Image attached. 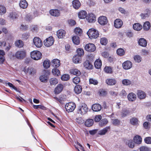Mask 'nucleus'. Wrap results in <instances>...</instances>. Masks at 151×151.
I'll return each instance as SVG.
<instances>
[{
    "label": "nucleus",
    "mask_w": 151,
    "mask_h": 151,
    "mask_svg": "<svg viewBox=\"0 0 151 151\" xmlns=\"http://www.w3.org/2000/svg\"><path fill=\"white\" fill-rule=\"evenodd\" d=\"M54 42V40L53 37L50 36L47 38L44 41V44L47 47H49L53 44Z\"/></svg>",
    "instance_id": "20e7f679"
},
{
    "label": "nucleus",
    "mask_w": 151,
    "mask_h": 151,
    "mask_svg": "<svg viewBox=\"0 0 151 151\" xmlns=\"http://www.w3.org/2000/svg\"><path fill=\"white\" fill-rule=\"evenodd\" d=\"M53 75L55 76H58L60 75V72L57 68H53L52 71Z\"/></svg>",
    "instance_id": "49530a36"
},
{
    "label": "nucleus",
    "mask_w": 151,
    "mask_h": 151,
    "mask_svg": "<svg viewBox=\"0 0 151 151\" xmlns=\"http://www.w3.org/2000/svg\"><path fill=\"white\" fill-rule=\"evenodd\" d=\"M76 55L78 57H81L83 55L84 52L83 50L81 48H79L77 49L76 50Z\"/></svg>",
    "instance_id": "58836bf2"
},
{
    "label": "nucleus",
    "mask_w": 151,
    "mask_h": 151,
    "mask_svg": "<svg viewBox=\"0 0 151 151\" xmlns=\"http://www.w3.org/2000/svg\"><path fill=\"white\" fill-rule=\"evenodd\" d=\"M145 142L148 144H151V137H148L145 138L144 139Z\"/></svg>",
    "instance_id": "338daca9"
},
{
    "label": "nucleus",
    "mask_w": 151,
    "mask_h": 151,
    "mask_svg": "<svg viewBox=\"0 0 151 151\" xmlns=\"http://www.w3.org/2000/svg\"><path fill=\"white\" fill-rule=\"evenodd\" d=\"M123 68L125 70H128L131 68L132 66V63L129 60L125 61L122 64Z\"/></svg>",
    "instance_id": "6e6552de"
},
{
    "label": "nucleus",
    "mask_w": 151,
    "mask_h": 151,
    "mask_svg": "<svg viewBox=\"0 0 151 151\" xmlns=\"http://www.w3.org/2000/svg\"><path fill=\"white\" fill-rule=\"evenodd\" d=\"M122 25L123 22L120 19H116L114 22V26L116 28H119L121 27Z\"/></svg>",
    "instance_id": "f8f14e48"
},
{
    "label": "nucleus",
    "mask_w": 151,
    "mask_h": 151,
    "mask_svg": "<svg viewBox=\"0 0 151 151\" xmlns=\"http://www.w3.org/2000/svg\"><path fill=\"white\" fill-rule=\"evenodd\" d=\"M31 57H41V53L39 51L34 50L30 53Z\"/></svg>",
    "instance_id": "cd10ccee"
},
{
    "label": "nucleus",
    "mask_w": 151,
    "mask_h": 151,
    "mask_svg": "<svg viewBox=\"0 0 151 151\" xmlns=\"http://www.w3.org/2000/svg\"><path fill=\"white\" fill-rule=\"evenodd\" d=\"M106 83L109 85L113 86L116 84V81L114 78H109L106 80Z\"/></svg>",
    "instance_id": "dca6fc26"
},
{
    "label": "nucleus",
    "mask_w": 151,
    "mask_h": 151,
    "mask_svg": "<svg viewBox=\"0 0 151 151\" xmlns=\"http://www.w3.org/2000/svg\"><path fill=\"white\" fill-rule=\"evenodd\" d=\"M107 40L106 38H102L101 39L100 42L102 45H106L107 43Z\"/></svg>",
    "instance_id": "052dcab7"
},
{
    "label": "nucleus",
    "mask_w": 151,
    "mask_h": 151,
    "mask_svg": "<svg viewBox=\"0 0 151 151\" xmlns=\"http://www.w3.org/2000/svg\"><path fill=\"white\" fill-rule=\"evenodd\" d=\"M137 95L138 98L140 99H143L146 97V94L143 91L139 90L137 91Z\"/></svg>",
    "instance_id": "f3484780"
},
{
    "label": "nucleus",
    "mask_w": 151,
    "mask_h": 151,
    "mask_svg": "<svg viewBox=\"0 0 151 151\" xmlns=\"http://www.w3.org/2000/svg\"><path fill=\"white\" fill-rule=\"evenodd\" d=\"M110 128L109 127H106L103 129L99 130L98 132L99 135H104L106 134L108 130Z\"/></svg>",
    "instance_id": "473e14b6"
},
{
    "label": "nucleus",
    "mask_w": 151,
    "mask_h": 151,
    "mask_svg": "<svg viewBox=\"0 0 151 151\" xmlns=\"http://www.w3.org/2000/svg\"><path fill=\"white\" fill-rule=\"evenodd\" d=\"M89 81L90 84H93L95 85H97L98 83V81L93 78H90L89 80Z\"/></svg>",
    "instance_id": "680f3d73"
},
{
    "label": "nucleus",
    "mask_w": 151,
    "mask_h": 151,
    "mask_svg": "<svg viewBox=\"0 0 151 151\" xmlns=\"http://www.w3.org/2000/svg\"><path fill=\"white\" fill-rule=\"evenodd\" d=\"M99 93L100 95L101 96H104L106 95V91L103 89H100L99 91Z\"/></svg>",
    "instance_id": "774afa93"
},
{
    "label": "nucleus",
    "mask_w": 151,
    "mask_h": 151,
    "mask_svg": "<svg viewBox=\"0 0 151 151\" xmlns=\"http://www.w3.org/2000/svg\"><path fill=\"white\" fill-rule=\"evenodd\" d=\"M15 46L19 48L23 47L24 43L22 41L20 40H17L15 42Z\"/></svg>",
    "instance_id": "f704fd0d"
},
{
    "label": "nucleus",
    "mask_w": 151,
    "mask_h": 151,
    "mask_svg": "<svg viewBox=\"0 0 151 151\" xmlns=\"http://www.w3.org/2000/svg\"><path fill=\"white\" fill-rule=\"evenodd\" d=\"M99 23L101 25H104L107 23V20L106 17L101 16L100 17L98 20Z\"/></svg>",
    "instance_id": "9d476101"
},
{
    "label": "nucleus",
    "mask_w": 151,
    "mask_h": 151,
    "mask_svg": "<svg viewBox=\"0 0 151 151\" xmlns=\"http://www.w3.org/2000/svg\"><path fill=\"white\" fill-rule=\"evenodd\" d=\"M70 72L72 74L78 76H79L81 74L80 71L77 69H71L70 70Z\"/></svg>",
    "instance_id": "2f4dec72"
},
{
    "label": "nucleus",
    "mask_w": 151,
    "mask_h": 151,
    "mask_svg": "<svg viewBox=\"0 0 151 151\" xmlns=\"http://www.w3.org/2000/svg\"><path fill=\"white\" fill-rule=\"evenodd\" d=\"M102 118V116L100 115H99L95 116L94 118V121L96 122H99Z\"/></svg>",
    "instance_id": "0e129e2a"
},
{
    "label": "nucleus",
    "mask_w": 151,
    "mask_h": 151,
    "mask_svg": "<svg viewBox=\"0 0 151 151\" xmlns=\"http://www.w3.org/2000/svg\"><path fill=\"white\" fill-rule=\"evenodd\" d=\"M85 49L87 51L93 52L95 50L96 47L93 44L90 43L86 45Z\"/></svg>",
    "instance_id": "423d86ee"
},
{
    "label": "nucleus",
    "mask_w": 151,
    "mask_h": 151,
    "mask_svg": "<svg viewBox=\"0 0 151 151\" xmlns=\"http://www.w3.org/2000/svg\"><path fill=\"white\" fill-rule=\"evenodd\" d=\"M147 13L146 14H140V16L142 19H145L147 17H148L150 14V10L149 9H147L145 10Z\"/></svg>",
    "instance_id": "4c0bfd02"
},
{
    "label": "nucleus",
    "mask_w": 151,
    "mask_h": 151,
    "mask_svg": "<svg viewBox=\"0 0 151 151\" xmlns=\"http://www.w3.org/2000/svg\"><path fill=\"white\" fill-rule=\"evenodd\" d=\"M78 16L80 19H85L87 16V12L85 11H81L78 13Z\"/></svg>",
    "instance_id": "412c9836"
},
{
    "label": "nucleus",
    "mask_w": 151,
    "mask_h": 151,
    "mask_svg": "<svg viewBox=\"0 0 151 151\" xmlns=\"http://www.w3.org/2000/svg\"><path fill=\"white\" fill-rule=\"evenodd\" d=\"M43 66L44 68H48L50 66V61L49 60H45L43 63Z\"/></svg>",
    "instance_id": "c03bdc74"
},
{
    "label": "nucleus",
    "mask_w": 151,
    "mask_h": 151,
    "mask_svg": "<svg viewBox=\"0 0 151 151\" xmlns=\"http://www.w3.org/2000/svg\"><path fill=\"white\" fill-rule=\"evenodd\" d=\"M150 27V24L149 22H146L144 24L143 28L145 30H148Z\"/></svg>",
    "instance_id": "a19ab883"
},
{
    "label": "nucleus",
    "mask_w": 151,
    "mask_h": 151,
    "mask_svg": "<svg viewBox=\"0 0 151 151\" xmlns=\"http://www.w3.org/2000/svg\"><path fill=\"white\" fill-rule=\"evenodd\" d=\"M50 84L55 85L58 82V80L55 78H52L50 80Z\"/></svg>",
    "instance_id": "8fccbe9b"
},
{
    "label": "nucleus",
    "mask_w": 151,
    "mask_h": 151,
    "mask_svg": "<svg viewBox=\"0 0 151 151\" xmlns=\"http://www.w3.org/2000/svg\"><path fill=\"white\" fill-rule=\"evenodd\" d=\"M128 100L130 101H134L136 99V95L133 93H129L127 96Z\"/></svg>",
    "instance_id": "aec40b11"
},
{
    "label": "nucleus",
    "mask_w": 151,
    "mask_h": 151,
    "mask_svg": "<svg viewBox=\"0 0 151 151\" xmlns=\"http://www.w3.org/2000/svg\"><path fill=\"white\" fill-rule=\"evenodd\" d=\"M131 81L127 79H124L122 81V83L124 85H130L131 84Z\"/></svg>",
    "instance_id": "09e8293b"
},
{
    "label": "nucleus",
    "mask_w": 151,
    "mask_h": 151,
    "mask_svg": "<svg viewBox=\"0 0 151 151\" xmlns=\"http://www.w3.org/2000/svg\"><path fill=\"white\" fill-rule=\"evenodd\" d=\"M126 144L129 147L131 148H133L134 146V143L132 139L127 140L126 142Z\"/></svg>",
    "instance_id": "c9c22d12"
},
{
    "label": "nucleus",
    "mask_w": 151,
    "mask_h": 151,
    "mask_svg": "<svg viewBox=\"0 0 151 151\" xmlns=\"http://www.w3.org/2000/svg\"><path fill=\"white\" fill-rule=\"evenodd\" d=\"M34 45L37 47H40L42 45V42L41 39L38 37H35L33 40Z\"/></svg>",
    "instance_id": "39448f33"
},
{
    "label": "nucleus",
    "mask_w": 151,
    "mask_h": 151,
    "mask_svg": "<svg viewBox=\"0 0 151 151\" xmlns=\"http://www.w3.org/2000/svg\"><path fill=\"white\" fill-rule=\"evenodd\" d=\"M91 108L94 111L97 112L101 110V105L99 104H95L92 105Z\"/></svg>",
    "instance_id": "4468645a"
},
{
    "label": "nucleus",
    "mask_w": 151,
    "mask_h": 151,
    "mask_svg": "<svg viewBox=\"0 0 151 151\" xmlns=\"http://www.w3.org/2000/svg\"><path fill=\"white\" fill-rule=\"evenodd\" d=\"M114 114L112 113L111 115H109V116L111 119V122L113 124L116 126L120 124V121L117 119L114 118Z\"/></svg>",
    "instance_id": "9b49d317"
},
{
    "label": "nucleus",
    "mask_w": 151,
    "mask_h": 151,
    "mask_svg": "<svg viewBox=\"0 0 151 151\" xmlns=\"http://www.w3.org/2000/svg\"><path fill=\"white\" fill-rule=\"evenodd\" d=\"M49 12L51 15L55 17H58L60 15V11L57 9H51Z\"/></svg>",
    "instance_id": "ddd939ff"
},
{
    "label": "nucleus",
    "mask_w": 151,
    "mask_h": 151,
    "mask_svg": "<svg viewBox=\"0 0 151 151\" xmlns=\"http://www.w3.org/2000/svg\"><path fill=\"white\" fill-rule=\"evenodd\" d=\"M63 88V85L61 84H59L58 85L57 87L55 88L54 92L55 94H58L62 91Z\"/></svg>",
    "instance_id": "2eb2a0df"
},
{
    "label": "nucleus",
    "mask_w": 151,
    "mask_h": 151,
    "mask_svg": "<svg viewBox=\"0 0 151 151\" xmlns=\"http://www.w3.org/2000/svg\"><path fill=\"white\" fill-rule=\"evenodd\" d=\"M34 17L30 14H28L26 15L25 19L27 21H29L34 18Z\"/></svg>",
    "instance_id": "bf43d9fd"
},
{
    "label": "nucleus",
    "mask_w": 151,
    "mask_h": 151,
    "mask_svg": "<svg viewBox=\"0 0 151 151\" xmlns=\"http://www.w3.org/2000/svg\"><path fill=\"white\" fill-rule=\"evenodd\" d=\"M102 65L101 61L99 59H97L96 60L94 63V65L95 68L96 69H99Z\"/></svg>",
    "instance_id": "393cba45"
},
{
    "label": "nucleus",
    "mask_w": 151,
    "mask_h": 151,
    "mask_svg": "<svg viewBox=\"0 0 151 151\" xmlns=\"http://www.w3.org/2000/svg\"><path fill=\"white\" fill-rule=\"evenodd\" d=\"M130 123L134 125H137L138 124L139 121L138 119L135 117H133L130 120Z\"/></svg>",
    "instance_id": "7c9ffc66"
},
{
    "label": "nucleus",
    "mask_w": 151,
    "mask_h": 151,
    "mask_svg": "<svg viewBox=\"0 0 151 151\" xmlns=\"http://www.w3.org/2000/svg\"><path fill=\"white\" fill-rule=\"evenodd\" d=\"M140 151H151V148L146 146H142L139 148Z\"/></svg>",
    "instance_id": "de8ad7c7"
},
{
    "label": "nucleus",
    "mask_w": 151,
    "mask_h": 151,
    "mask_svg": "<svg viewBox=\"0 0 151 151\" xmlns=\"http://www.w3.org/2000/svg\"><path fill=\"white\" fill-rule=\"evenodd\" d=\"M86 19L89 23L94 22L96 21V16L93 14H90L88 15Z\"/></svg>",
    "instance_id": "1a4fd4ad"
},
{
    "label": "nucleus",
    "mask_w": 151,
    "mask_h": 151,
    "mask_svg": "<svg viewBox=\"0 0 151 151\" xmlns=\"http://www.w3.org/2000/svg\"><path fill=\"white\" fill-rule=\"evenodd\" d=\"M27 72L29 75L33 76L35 74L36 71L35 68L32 67H29L27 69Z\"/></svg>",
    "instance_id": "72a5a7b5"
},
{
    "label": "nucleus",
    "mask_w": 151,
    "mask_h": 151,
    "mask_svg": "<svg viewBox=\"0 0 151 151\" xmlns=\"http://www.w3.org/2000/svg\"><path fill=\"white\" fill-rule=\"evenodd\" d=\"M138 43L140 46L145 47L147 45L146 40L143 38H141L138 41Z\"/></svg>",
    "instance_id": "b1692460"
},
{
    "label": "nucleus",
    "mask_w": 151,
    "mask_h": 151,
    "mask_svg": "<svg viewBox=\"0 0 151 151\" xmlns=\"http://www.w3.org/2000/svg\"><path fill=\"white\" fill-rule=\"evenodd\" d=\"M130 112V111L129 109L123 110L122 114V117H124L126 116L127 114H129Z\"/></svg>",
    "instance_id": "5fc2aeb1"
},
{
    "label": "nucleus",
    "mask_w": 151,
    "mask_h": 151,
    "mask_svg": "<svg viewBox=\"0 0 151 151\" xmlns=\"http://www.w3.org/2000/svg\"><path fill=\"white\" fill-rule=\"evenodd\" d=\"M81 57H73V62L76 64L80 63L81 62Z\"/></svg>",
    "instance_id": "37998d69"
},
{
    "label": "nucleus",
    "mask_w": 151,
    "mask_h": 151,
    "mask_svg": "<svg viewBox=\"0 0 151 151\" xmlns=\"http://www.w3.org/2000/svg\"><path fill=\"white\" fill-rule=\"evenodd\" d=\"M104 70L106 73L111 74L112 73V68L110 66L105 67L104 68Z\"/></svg>",
    "instance_id": "a18cd8bd"
},
{
    "label": "nucleus",
    "mask_w": 151,
    "mask_h": 151,
    "mask_svg": "<svg viewBox=\"0 0 151 151\" xmlns=\"http://www.w3.org/2000/svg\"><path fill=\"white\" fill-rule=\"evenodd\" d=\"M83 65L85 68L87 70H91L93 68L92 63L89 60H86L83 63Z\"/></svg>",
    "instance_id": "0eeeda50"
},
{
    "label": "nucleus",
    "mask_w": 151,
    "mask_h": 151,
    "mask_svg": "<svg viewBox=\"0 0 151 151\" xmlns=\"http://www.w3.org/2000/svg\"><path fill=\"white\" fill-rule=\"evenodd\" d=\"M73 81L74 83L76 84L78 83L80 81V77L77 76L74 77L73 79Z\"/></svg>",
    "instance_id": "13d9d810"
},
{
    "label": "nucleus",
    "mask_w": 151,
    "mask_h": 151,
    "mask_svg": "<svg viewBox=\"0 0 151 151\" xmlns=\"http://www.w3.org/2000/svg\"><path fill=\"white\" fill-rule=\"evenodd\" d=\"M116 53L118 55L122 56L124 54V51L123 49L120 48L117 50Z\"/></svg>",
    "instance_id": "864d4df0"
},
{
    "label": "nucleus",
    "mask_w": 151,
    "mask_h": 151,
    "mask_svg": "<svg viewBox=\"0 0 151 151\" xmlns=\"http://www.w3.org/2000/svg\"><path fill=\"white\" fill-rule=\"evenodd\" d=\"M57 36L58 38H62L65 36V32L63 29L59 30L57 32Z\"/></svg>",
    "instance_id": "6ab92c4d"
},
{
    "label": "nucleus",
    "mask_w": 151,
    "mask_h": 151,
    "mask_svg": "<svg viewBox=\"0 0 151 151\" xmlns=\"http://www.w3.org/2000/svg\"><path fill=\"white\" fill-rule=\"evenodd\" d=\"M74 91L76 94H78L81 93L82 91V88L81 86L78 85H76L74 88Z\"/></svg>",
    "instance_id": "c85d7f7f"
},
{
    "label": "nucleus",
    "mask_w": 151,
    "mask_h": 151,
    "mask_svg": "<svg viewBox=\"0 0 151 151\" xmlns=\"http://www.w3.org/2000/svg\"><path fill=\"white\" fill-rule=\"evenodd\" d=\"M76 107L75 103L73 102H69L66 104L65 106V108L68 112L73 111Z\"/></svg>",
    "instance_id": "7ed1b4c3"
},
{
    "label": "nucleus",
    "mask_w": 151,
    "mask_h": 151,
    "mask_svg": "<svg viewBox=\"0 0 151 151\" xmlns=\"http://www.w3.org/2000/svg\"><path fill=\"white\" fill-rule=\"evenodd\" d=\"M19 5L23 9L26 8L28 6V4L25 0L21 1L19 3Z\"/></svg>",
    "instance_id": "c756f323"
},
{
    "label": "nucleus",
    "mask_w": 151,
    "mask_h": 151,
    "mask_svg": "<svg viewBox=\"0 0 151 151\" xmlns=\"http://www.w3.org/2000/svg\"><path fill=\"white\" fill-rule=\"evenodd\" d=\"M52 62V65L55 68L58 67L60 65V61L58 59H53Z\"/></svg>",
    "instance_id": "bb28decb"
},
{
    "label": "nucleus",
    "mask_w": 151,
    "mask_h": 151,
    "mask_svg": "<svg viewBox=\"0 0 151 151\" xmlns=\"http://www.w3.org/2000/svg\"><path fill=\"white\" fill-rule=\"evenodd\" d=\"M47 76L45 75L41 76L40 77V81L42 82H46L47 81Z\"/></svg>",
    "instance_id": "6e6d98bb"
},
{
    "label": "nucleus",
    "mask_w": 151,
    "mask_h": 151,
    "mask_svg": "<svg viewBox=\"0 0 151 151\" xmlns=\"http://www.w3.org/2000/svg\"><path fill=\"white\" fill-rule=\"evenodd\" d=\"M26 52L24 50H20L17 51L15 54V57H25Z\"/></svg>",
    "instance_id": "4be33fe9"
},
{
    "label": "nucleus",
    "mask_w": 151,
    "mask_h": 151,
    "mask_svg": "<svg viewBox=\"0 0 151 151\" xmlns=\"http://www.w3.org/2000/svg\"><path fill=\"white\" fill-rule=\"evenodd\" d=\"M72 41L75 45H78L80 43L79 37L77 36H74L72 37Z\"/></svg>",
    "instance_id": "e433bc0d"
},
{
    "label": "nucleus",
    "mask_w": 151,
    "mask_h": 151,
    "mask_svg": "<svg viewBox=\"0 0 151 151\" xmlns=\"http://www.w3.org/2000/svg\"><path fill=\"white\" fill-rule=\"evenodd\" d=\"M127 36L130 38L132 37L133 36V33L131 30H128L126 32Z\"/></svg>",
    "instance_id": "e2e57ef3"
},
{
    "label": "nucleus",
    "mask_w": 151,
    "mask_h": 151,
    "mask_svg": "<svg viewBox=\"0 0 151 151\" xmlns=\"http://www.w3.org/2000/svg\"><path fill=\"white\" fill-rule=\"evenodd\" d=\"M75 33L78 35H80L82 34V31L80 27H76L74 29Z\"/></svg>",
    "instance_id": "79ce46f5"
},
{
    "label": "nucleus",
    "mask_w": 151,
    "mask_h": 151,
    "mask_svg": "<svg viewBox=\"0 0 151 151\" xmlns=\"http://www.w3.org/2000/svg\"><path fill=\"white\" fill-rule=\"evenodd\" d=\"M9 17L10 18L14 19L16 18V15L15 13H11L9 15Z\"/></svg>",
    "instance_id": "69168bd1"
},
{
    "label": "nucleus",
    "mask_w": 151,
    "mask_h": 151,
    "mask_svg": "<svg viewBox=\"0 0 151 151\" xmlns=\"http://www.w3.org/2000/svg\"><path fill=\"white\" fill-rule=\"evenodd\" d=\"M87 34L91 39H96L99 36L98 31L93 28L90 29L87 32Z\"/></svg>",
    "instance_id": "f03ea898"
},
{
    "label": "nucleus",
    "mask_w": 151,
    "mask_h": 151,
    "mask_svg": "<svg viewBox=\"0 0 151 151\" xmlns=\"http://www.w3.org/2000/svg\"><path fill=\"white\" fill-rule=\"evenodd\" d=\"M134 141L136 144L139 145L141 143L142 139L140 136L137 135L134 137Z\"/></svg>",
    "instance_id": "5701e85b"
},
{
    "label": "nucleus",
    "mask_w": 151,
    "mask_h": 151,
    "mask_svg": "<svg viewBox=\"0 0 151 151\" xmlns=\"http://www.w3.org/2000/svg\"><path fill=\"white\" fill-rule=\"evenodd\" d=\"M133 29L135 30L139 31L142 28V25L139 23H136L133 25Z\"/></svg>",
    "instance_id": "a878e982"
},
{
    "label": "nucleus",
    "mask_w": 151,
    "mask_h": 151,
    "mask_svg": "<svg viewBox=\"0 0 151 151\" xmlns=\"http://www.w3.org/2000/svg\"><path fill=\"white\" fill-rule=\"evenodd\" d=\"M72 5L75 9H77L80 7L81 4L78 0H74L72 2Z\"/></svg>",
    "instance_id": "a211bd4d"
},
{
    "label": "nucleus",
    "mask_w": 151,
    "mask_h": 151,
    "mask_svg": "<svg viewBox=\"0 0 151 151\" xmlns=\"http://www.w3.org/2000/svg\"><path fill=\"white\" fill-rule=\"evenodd\" d=\"M6 9L4 6H0V14H3L6 13Z\"/></svg>",
    "instance_id": "4d7b16f0"
},
{
    "label": "nucleus",
    "mask_w": 151,
    "mask_h": 151,
    "mask_svg": "<svg viewBox=\"0 0 151 151\" xmlns=\"http://www.w3.org/2000/svg\"><path fill=\"white\" fill-rule=\"evenodd\" d=\"M70 79V76L68 74H63L61 77V79L63 81H67Z\"/></svg>",
    "instance_id": "603ef678"
},
{
    "label": "nucleus",
    "mask_w": 151,
    "mask_h": 151,
    "mask_svg": "<svg viewBox=\"0 0 151 151\" xmlns=\"http://www.w3.org/2000/svg\"><path fill=\"white\" fill-rule=\"evenodd\" d=\"M108 122L107 120L106 119H102L99 122V125L101 126H103L106 125Z\"/></svg>",
    "instance_id": "3c124183"
},
{
    "label": "nucleus",
    "mask_w": 151,
    "mask_h": 151,
    "mask_svg": "<svg viewBox=\"0 0 151 151\" xmlns=\"http://www.w3.org/2000/svg\"><path fill=\"white\" fill-rule=\"evenodd\" d=\"M93 120L91 119H89L86 121L85 125L87 127H90L93 125Z\"/></svg>",
    "instance_id": "ea45409f"
},
{
    "label": "nucleus",
    "mask_w": 151,
    "mask_h": 151,
    "mask_svg": "<svg viewBox=\"0 0 151 151\" xmlns=\"http://www.w3.org/2000/svg\"><path fill=\"white\" fill-rule=\"evenodd\" d=\"M88 111V108L86 104L85 103H82L79 105L77 111L78 114L83 115L86 114Z\"/></svg>",
    "instance_id": "f257e3e1"
}]
</instances>
